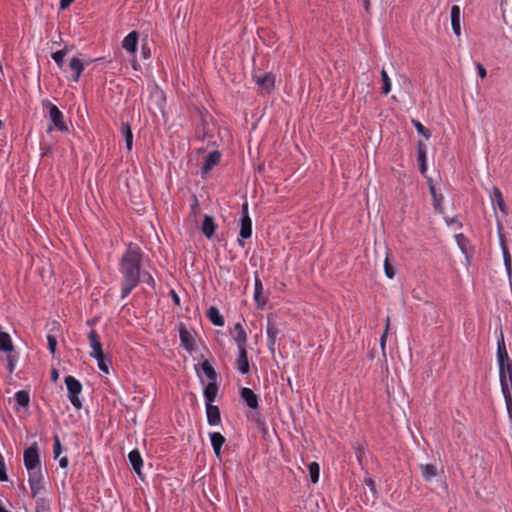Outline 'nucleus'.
<instances>
[{
    "mask_svg": "<svg viewBox=\"0 0 512 512\" xmlns=\"http://www.w3.org/2000/svg\"><path fill=\"white\" fill-rule=\"evenodd\" d=\"M492 204H496L503 215L508 214V208L505 204L501 190L494 186L490 195Z\"/></svg>",
    "mask_w": 512,
    "mask_h": 512,
    "instance_id": "10",
    "label": "nucleus"
},
{
    "mask_svg": "<svg viewBox=\"0 0 512 512\" xmlns=\"http://www.w3.org/2000/svg\"><path fill=\"white\" fill-rule=\"evenodd\" d=\"M234 339L237 343L238 349L246 348L247 334L240 323L234 325Z\"/></svg>",
    "mask_w": 512,
    "mask_h": 512,
    "instance_id": "18",
    "label": "nucleus"
},
{
    "mask_svg": "<svg viewBox=\"0 0 512 512\" xmlns=\"http://www.w3.org/2000/svg\"><path fill=\"white\" fill-rule=\"evenodd\" d=\"M59 466L61 468H66L68 466V459L67 457H62L59 459Z\"/></svg>",
    "mask_w": 512,
    "mask_h": 512,
    "instance_id": "50",
    "label": "nucleus"
},
{
    "mask_svg": "<svg viewBox=\"0 0 512 512\" xmlns=\"http://www.w3.org/2000/svg\"><path fill=\"white\" fill-rule=\"evenodd\" d=\"M389 325H390V319L389 317L386 319V324H385V330H384V333L382 334L381 338H380V345H381V349L384 351L385 350V345H386V341H387V337H388V330H389Z\"/></svg>",
    "mask_w": 512,
    "mask_h": 512,
    "instance_id": "41",
    "label": "nucleus"
},
{
    "mask_svg": "<svg viewBox=\"0 0 512 512\" xmlns=\"http://www.w3.org/2000/svg\"><path fill=\"white\" fill-rule=\"evenodd\" d=\"M138 33L136 31L130 32L122 41V47L130 54H134L137 50Z\"/></svg>",
    "mask_w": 512,
    "mask_h": 512,
    "instance_id": "11",
    "label": "nucleus"
},
{
    "mask_svg": "<svg viewBox=\"0 0 512 512\" xmlns=\"http://www.w3.org/2000/svg\"><path fill=\"white\" fill-rule=\"evenodd\" d=\"M66 56V51L65 50H59V51H56L52 54V58L53 60L57 63V65L62 68L63 66V60H64V57Z\"/></svg>",
    "mask_w": 512,
    "mask_h": 512,
    "instance_id": "38",
    "label": "nucleus"
},
{
    "mask_svg": "<svg viewBox=\"0 0 512 512\" xmlns=\"http://www.w3.org/2000/svg\"><path fill=\"white\" fill-rule=\"evenodd\" d=\"M384 270L385 274L389 279H392L395 276V271L393 266L389 262V258L386 257L384 261Z\"/></svg>",
    "mask_w": 512,
    "mask_h": 512,
    "instance_id": "40",
    "label": "nucleus"
},
{
    "mask_svg": "<svg viewBox=\"0 0 512 512\" xmlns=\"http://www.w3.org/2000/svg\"><path fill=\"white\" fill-rule=\"evenodd\" d=\"M254 288V299L257 303V306L262 309L266 305L267 298L263 295L264 288L261 280L258 277H255Z\"/></svg>",
    "mask_w": 512,
    "mask_h": 512,
    "instance_id": "13",
    "label": "nucleus"
},
{
    "mask_svg": "<svg viewBox=\"0 0 512 512\" xmlns=\"http://www.w3.org/2000/svg\"><path fill=\"white\" fill-rule=\"evenodd\" d=\"M29 473H30V477H29L30 486H31V489L33 491H35L38 488V484H39V473L36 470L29 471Z\"/></svg>",
    "mask_w": 512,
    "mask_h": 512,
    "instance_id": "36",
    "label": "nucleus"
},
{
    "mask_svg": "<svg viewBox=\"0 0 512 512\" xmlns=\"http://www.w3.org/2000/svg\"><path fill=\"white\" fill-rule=\"evenodd\" d=\"M210 441L213 447L215 455L220 458L221 456V448L225 443L224 436L219 432L210 433Z\"/></svg>",
    "mask_w": 512,
    "mask_h": 512,
    "instance_id": "16",
    "label": "nucleus"
},
{
    "mask_svg": "<svg viewBox=\"0 0 512 512\" xmlns=\"http://www.w3.org/2000/svg\"><path fill=\"white\" fill-rule=\"evenodd\" d=\"M420 470L426 481H431L437 476V467L434 464H421Z\"/></svg>",
    "mask_w": 512,
    "mask_h": 512,
    "instance_id": "27",
    "label": "nucleus"
},
{
    "mask_svg": "<svg viewBox=\"0 0 512 512\" xmlns=\"http://www.w3.org/2000/svg\"><path fill=\"white\" fill-rule=\"evenodd\" d=\"M457 240L459 241L460 239H464V236L462 234H459L456 236Z\"/></svg>",
    "mask_w": 512,
    "mask_h": 512,
    "instance_id": "57",
    "label": "nucleus"
},
{
    "mask_svg": "<svg viewBox=\"0 0 512 512\" xmlns=\"http://www.w3.org/2000/svg\"><path fill=\"white\" fill-rule=\"evenodd\" d=\"M278 328L276 327V325L274 323H271V322H268V325H267V335L271 341L272 344L275 343V339L278 335Z\"/></svg>",
    "mask_w": 512,
    "mask_h": 512,
    "instance_id": "34",
    "label": "nucleus"
},
{
    "mask_svg": "<svg viewBox=\"0 0 512 512\" xmlns=\"http://www.w3.org/2000/svg\"><path fill=\"white\" fill-rule=\"evenodd\" d=\"M451 25L457 37L461 35V9L457 5L451 7Z\"/></svg>",
    "mask_w": 512,
    "mask_h": 512,
    "instance_id": "9",
    "label": "nucleus"
},
{
    "mask_svg": "<svg viewBox=\"0 0 512 512\" xmlns=\"http://www.w3.org/2000/svg\"><path fill=\"white\" fill-rule=\"evenodd\" d=\"M173 299H174L176 304H179L180 300H179V297H178V295L176 293H173Z\"/></svg>",
    "mask_w": 512,
    "mask_h": 512,
    "instance_id": "55",
    "label": "nucleus"
},
{
    "mask_svg": "<svg viewBox=\"0 0 512 512\" xmlns=\"http://www.w3.org/2000/svg\"><path fill=\"white\" fill-rule=\"evenodd\" d=\"M215 231L214 219L206 215L202 224V232L207 238H211Z\"/></svg>",
    "mask_w": 512,
    "mask_h": 512,
    "instance_id": "26",
    "label": "nucleus"
},
{
    "mask_svg": "<svg viewBox=\"0 0 512 512\" xmlns=\"http://www.w3.org/2000/svg\"><path fill=\"white\" fill-rule=\"evenodd\" d=\"M418 161L420 164V172L424 174L427 170L426 166V146L423 142L419 141L417 145Z\"/></svg>",
    "mask_w": 512,
    "mask_h": 512,
    "instance_id": "23",
    "label": "nucleus"
},
{
    "mask_svg": "<svg viewBox=\"0 0 512 512\" xmlns=\"http://www.w3.org/2000/svg\"><path fill=\"white\" fill-rule=\"evenodd\" d=\"M476 68H477V71H478L479 76H480L482 79H483V78H485V77H486V75H487V71H486V69L484 68V66H483L482 64H480V63H477Z\"/></svg>",
    "mask_w": 512,
    "mask_h": 512,
    "instance_id": "47",
    "label": "nucleus"
},
{
    "mask_svg": "<svg viewBox=\"0 0 512 512\" xmlns=\"http://www.w3.org/2000/svg\"><path fill=\"white\" fill-rule=\"evenodd\" d=\"M443 197L441 195L435 196L433 198V206L436 212L443 213V207H442Z\"/></svg>",
    "mask_w": 512,
    "mask_h": 512,
    "instance_id": "42",
    "label": "nucleus"
},
{
    "mask_svg": "<svg viewBox=\"0 0 512 512\" xmlns=\"http://www.w3.org/2000/svg\"><path fill=\"white\" fill-rule=\"evenodd\" d=\"M207 316L215 326L221 327L224 325V318L216 307L211 306L207 311Z\"/></svg>",
    "mask_w": 512,
    "mask_h": 512,
    "instance_id": "24",
    "label": "nucleus"
},
{
    "mask_svg": "<svg viewBox=\"0 0 512 512\" xmlns=\"http://www.w3.org/2000/svg\"><path fill=\"white\" fill-rule=\"evenodd\" d=\"M47 342H48V348L51 352L52 355L55 354L56 352V346H57V339L55 336L53 335H48L47 336Z\"/></svg>",
    "mask_w": 512,
    "mask_h": 512,
    "instance_id": "44",
    "label": "nucleus"
},
{
    "mask_svg": "<svg viewBox=\"0 0 512 512\" xmlns=\"http://www.w3.org/2000/svg\"><path fill=\"white\" fill-rule=\"evenodd\" d=\"M218 393V386L217 382H209L207 386L204 389V397L206 400V403H213L217 397Z\"/></svg>",
    "mask_w": 512,
    "mask_h": 512,
    "instance_id": "21",
    "label": "nucleus"
},
{
    "mask_svg": "<svg viewBox=\"0 0 512 512\" xmlns=\"http://www.w3.org/2000/svg\"><path fill=\"white\" fill-rule=\"evenodd\" d=\"M430 193H431L433 198L435 196H438V194L436 193V189H435V187L433 185H430Z\"/></svg>",
    "mask_w": 512,
    "mask_h": 512,
    "instance_id": "54",
    "label": "nucleus"
},
{
    "mask_svg": "<svg viewBox=\"0 0 512 512\" xmlns=\"http://www.w3.org/2000/svg\"><path fill=\"white\" fill-rule=\"evenodd\" d=\"M238 350H239V357L236 361V368L240 373L246 374L249 372V362H248V358H247V351H246V348H241Z\"/></svg>",
    "mask_w": 512,
    "mask_h": 512,
    "instance_id": "17",
    "label": "nucleus"
},
{
    "mask_svg": "<svg viewBox=\"0 0 512 512\" xmlns=\"http://www.w3.org/2000/svg\"><path fill=\"white\" fill-rule=\"evenodd\" d=\"M500 244H501V250H502V254H503V261H504L506 273H507L508 278L511 279V277H512L511 256H510V253H509L506 243L502 239L500 241Z\"/></svg>",
    "mask_w": 512,
    "mask_h": 512,
    "instance_id": "20",
    "label": "nucleus"
},
{
    "mask_svg": "<svg viewBox=\"0 0 512 512\" xmlns=\"http://www.w3.org/2000/svg\"><path fill=\"white\" fill-rule=\"evenodd\" d=\"M73 2L74 0H60V8L64 10L68 8Z\"/></svg>",
    "mask_w": 512,
    "mask_h": 512,
    "instance_id": "48",
    "label": "nucleus"
},
{
    "mask_svg": "<svg viewBox=\"0 0 512 512\" xmlns=\"http://www.w3.org/2000/svg\"><path fill=\"white\" fill-rule=\"evenodd\" d=\"M240 395L251 409H256L258 407V396L250 388H242Z\"/></svg>",
    "mask_w": 512,
    "mask_h": 512,
    "instance_id": "14",
    "label": "nucleus"
},
{
    "mask_svg": "<svg viewBox=\"0 0 512 512\" xmlns=\"http://www.w3.org/2000/svg\"><path fill=\"white\" fill-rule=\"evenodd\" d=\"M92 358H94V359H96V360H97L98 368H99L102 372H104V373H106V374H108V373H109L108 365H107V363H106V361H105V359H104V353H102L100 357H98V356H93Z\"/></svg>",
    "mask_w": 512,
    "mask_h": 512,
    "instance_id": "37",
    "label": "nucleus"
},
{
    "mask_svg": "<svg viewBox=\"0 0 512 512\" xmlns=\"http://www.w3.org/2000/svg\"><path fill=\"white\" fill-rule=\"evenodd\" d=\"M181 344L187 351H192L194 347V337L190 331L181 326L179 330Z\"/></svg>",
    "mask_w": 512,
    "mask_h": 512,
    "instance_id": "15",
    "label": "nucleus"
},
{
    "mask_svg": "<svg viewBox=\"0 0 512 512\" xmlns=\"http://www.w3.org/2000/svg\"><path fill=\"white\" fill-rule=\"evenodd\" d=\"M141 277L144 283L148 284L150 287H155V280L149 273H141Z\"/></svg>",
    "mask_w": 512,
    "mask_h": 512,
    "instance_id": "45",
    "label": "nucleus"
},
{
    "mask_svg": "<svg viewBox=\"0 0 512 512\" xmlns=\"http://www.w3.org/2000/svg\"><path fill=\"white\" fill-rule=\"evenodd\" d=\"M239 244H240L242 247L244 246V243H243L241 240H239Z\"/></svg>",
    "mask_w": 512,
    "mask_h": 512,
    "instance_id": "58",
    "label": "nucleus"
},
{
    "mask_svg": "<svg viewBox=\"0 0 512 512\" xmlns=\"http://www.w3.org/2000/svg\"><path fill=\"white\" fill-rule=\"evenodd\" d=\"M88 339H89V345L92 349V352L90 353V356H98L100 357L103 353L102 344L100 341V337L98 333L95 330H91L88 333Z\"/></svg>",
    "mask_w": 512,
    "mask_h": 512,
    "instance_id": "8",
    "label": "nucleus"
},
{
    "mask_svg": "<svg viewBox=\"0 0 512 512\" xmlns=\"http://www.w3.org/2000/svg\"><path fill=\"white\" fill-rule=\"evenodd\" d=\"M65 384L68 390V398L71 404L76 409H80L82 407V402L79 398V395L82 391L81 383L75 377L69 375L65 378Z\"/></svg>",
    "mask_w": 512,
    "mask_h": 512,
    "instance_id": "2",
    "label": "nucleus"
},
{
    "mask_svg": "<svg viewBox=\"0 0 512 512\" xmlns=\"http://www.w3.org/2000/svg\"><path fill=\"white\" fill-rule=\"evenodd\" d=\"M24 464L28 471L36 470L39 466V455L37 445L34 444L24 451Z\"/></svg>",
    "mask_w": 512,
    "mask_h": 512,
    "instance_id": "4",
    "label": "nucleus"
},
{
    "mask_svg": "<svg viewBox=\"0 0 512 512\" xmlns=\"http://www.w3.org/2000/svg\"><path fill=\"white\" fill-rule=\"evenodd\" d=\"M364 2V9L366 10V12H369L370 10V0H363Z\"/></svg>",
    "mask_w": 512,
    "mask_h": 512,
    "instance_id": "52",
    "label": "nucleus"
},
{
    "mask_svg": "<svg viewBox=\"0 0 512 512\" xmlns=\"http://www.w3.org/2000/svg\"><path fill=\"white\" fill-rule=\"evenodd\" d=\"M502 392H503V395L505 398L507 410H508L509 414L512 415V390L510 391V388H508L506 386V389L502 390Z\"/></svg>",
    "mask_w": 512,
    "mask_h": 512,
    "instance_id": "35",
    "label": "nucleus"
},
{
    "mask_svg": "<svg viewBox=\"0 0 512 512\" xmlns=\"http://www.w3.org/2000/svg\"><path fill=\"white\" fill-rule=\"evenodd\" d=\"M206 415L209 425H218L221 422V416L218 406L213 403H206Z\"/></svg>",
    "mask_w": 512,
    "mask_h": 512,
    "instance_id": "12",
    "label": "nucleus"
},
{
    "mask_svg": "<svg viewBox=\"0 0 512 512\" xmlns=\"http://www.w3.org/2000/svg\"><path fill=\"white\" fill-rule=\"evenodd\" d=\"M201 369L204 372V374L209 378L210 382L217 381V373L209 361H203L201 364Z\"/></svg>",
    "mask_w": 512,
    "mask_h": 512,
    "instance_id": "30",
    "label": "nucleus"
},
{
    "mask_svg": "<svg viewBox=\"0 0 512 512\" xmlns=\"http://www.w3.org/2000/svg\"><path fill=\"white\" fill-rule=\"evenodd\" d=\"M142 253L138 245L130 243L123 253L119 272L121 274V297L126 298L141 280Z\"/></svg>",
    "mask_w": 512,
    "mask_h": 512,
    "instance_id": "1",
    "label": "nucleus"
},
{
    "mask_svg": "<svg viewBox=\"0 0 512 512\" xmlns=\"http://www.w3.org/2000/svg\"><path fill=\"white\" fill-rule=\"evenodd\" d=\"M319 465L316 462L309 464L310 478L313 483H317L319 480Z\"/></svg>",
    "mask_w": 512,
    "mask_h": 512,
    "instance_id": "33",
    "label": "nucleus"
},
{
    "mask_svg": "<svg viewBox=\"0 0 512 512\" xmlns=\"http://www.w3.org/2000/svg\"><path fill=\"white\" fill-rule=\"evenodd\" d=\"M15 400L21 407L27 408L30 403V396L27 391L21 390L15 393Z\"/></svg>",
    "mask_w": 512,
    "mask_h": 512,
    "instance_id": "31",
    "label": "nucleus"
},
{
    "mask_svg": "<svg viewBox=\"0 0 512 512\" xmlns=\"http://www.w3.org/2000/svg\"><path fill=\"white\" fill-rule=\"evenodd\" d=\"M70 69L74 72V81H78L81 73L84 70V64L79 58H72L69 62Z\"/></svg>",
    "mask_w": 512,
    "mask_h": 512,
    "instance_id": "25",
    "label": "nucleus"
},
{
    "mask_svg": "<svg viewBox=\"0 0 512 512\" xmlns=\"http://www.w3.org/2000/svg\"><path fill=\"white\" fill-rule=\"evenodd\" d=\"M251 234H252V220L249 217L248 204L244 203L242 205L240 236L243 239H248L251 237Z\"/></svg>",
    "mask_w": 512,
    "mask_h": 512,
    "instance_id": "5",
    "label": "nucleus"
},
{
    "mask_svg": "<svg viewBox=\"0 0 512 512\" xmlns=\"http://www.w3.org/2000/svg\"><path fill=\"white\" fill-rule=\"evenodd\" d=\"M53 440H54L53 454H54V458L57 459V458H59V456L62 453V446H61L60 439L57 435H55L53 437Z\"/></svg>",
    "mask_w": 512,
    "mask_h": 512,
    "instance_id": "39",
    "label": "nucleus"
},
{
    "mask_svg": "<svg viewBox=\"0 0 512 512\" xmlns=\"http://www.w3.org/2000/svg\"><path fill=\"white\" fill-rule=\"evenodd\" d=\"M497 362L499 365V368L508 364H511L512 362L509 359V355L505 346L504 341V335L501 331L500 337L497 341Z\"/></svg>",
    "mask_w": 512,
    "mask_h": 512,
    "instance_id": "6",
    "label": "nucleus"
},
{
    "mask_svg": "<svg viewBox=\"0 0 512 512\" xmlns=\"http://www.w3.org/2000/svg\"><path fill=\"white\" fill-rule=\"evenodd\" d=\"M381 79H382V93L387 95L391 91V81L386 72V70L381 71Z\"/></svg>",
    "mask_w": 512,
    "mask_h": 512,
    "instance_id": "32",
    "label": "nucleus"
},
{
    "mask_svg": "<svg viewBox=\"0 0 512 512\" xmlns=\"http://www.w3.org/2000/svg\"><path fill=\"white\" fill-rule=\"evenodd\" d=\"M121 132L125 139L126 148L130 151L133 147V134L130 125L128 123H122Z\"/></svg>",
    "mask_w": 512,
    "mask_h": 512,
    "instance_id": "28",
    "label": "nucleus"
},
{
    "mask_svg": "<svg viewBox=\"0 0 512 512\" xmlns=\"http://www.w3.org/2000/svg\"><path fill=\"white\" fill-rule=\"evenodd\" d=\"M142 53L144 58H147L149 56L150 51L146 46H142Z\"/></svg>",
    "mask_w": 512,
    "mask_h": 512,
    "instance_id": "51",
    "label": "nucleus"
},
{
    "mask_svg": "<svg viewBox=\"0 0 512 512\" xmlns=\"http://www.w3.org/2000/svg\"><path fill=\"white\" fill-rule=\"evenodd\" d=\"M13 348L10 335L6 332H0V351L11 352Z\"/></svg>",
    "mask_w": 512,
    "mask_h": 512,
    "instance_id": "29",
    "label": "nucleus"
},
{
    "mask_svg": "<svg viewBox=\"0 0 512 512\" xmlns=\"http://www.w3.org/2000/svg\"><path fill=\"white\" fill-rule=\"evenodd\" d=\"M253 78L256 84L266 93H269L274 88L275 77L272 73L254 75Z\"/></svg>",
    "mask_w": 512,
    "mask_h": 512,
    "instance_id": "7",
    "label": "nucleus"
},
{
    "mask_svg": "<svg viewBox=\"0 0 512 512\" xmlns=\"http://www.w3.org/2000/svg\"><path fill=\"white\" fill-rule=\"evenodd\" d=\"M365 484L370 487L372 491H375V482L371 478H365Z\"/></svg>",
    "mask_w": 512,
    "mask_h": 512,
    "instance_id": "49",
    "label": "nucleus"
},
{
    "mask_svg": "<svg viewBox=\"0 0 512 512\" xmlns=\"http://www.w3.org/2000/svg\"><path fill=\"white\" fill-rule=\"evenodd\" d=\"M412 123L419 134L423 135L427 139L430 137V134L427 133L425 127L419 121L413 120Z\"/></svg>",
    "mask_w": 512,
    "mask_h": 512,
    "instance_id": "43",
    "label": "nucleus"
},
{
    "mask_svg": "<svg viewBox=\"0 0 512 512\" xmlns=\"http://www.w3.org/2000/svg\"><path fill=\"white\" fill-rule=\"evenodd\" d=\"M0 512H10L8 510H6L1 504H0Z\"/></svg>",
    "mask_w": 512,
    "mask_h": 512,
    "instance_id": "56",
    "label": "nucleus"
},
{
    "mask_svg": "<svg viewBox=\"0 0 512 512\" xmlns=\"http://www.w3.org/2000/svg\"><path fill=\"white\" fill-rule=\"evenodd\" d=\"M15 365H16V360L13 357L8 356L7 357V368L10 373H12L14 371Z\"/></svg>",
    "mask_w": 512,
    "mask_h": 512,
    "instance_id": "46",
    "label": "nucleus"
},
{
    "mask_svg": "<svg viewBox=\"0 0 512 512\" xmlns=\"http://www.w3.org/2000/svg\"><path fill=\"white\" fill-rule=\"evenodd\" d=\"M129 461L134 469V471L137 473V475L141 476V468L143 466L142 457L138 450H133L128 455Z\"/></svg>",
    "mask_w": 512,
    "mask_h": 512,
    "instance_id": "19",
    "label": "nucleus"
},
{
    "mask_svg": "<svg viewBox=\"0 0 512 512\" xmlns=\"http://www.w3.org/2000/svg\"><path fill=\"white\" fill-rule=\"evenodd\" d=\"M45 105L48 107L49 117L55 128L62 132L67 131L68 127L64 121V115L58 107L50 102L45 103Z\"/></svg>",
    "mask_w": 512,
    "mask_h": 512,
    "instance_id": "3",
    "label": "nucleus"
},
{
    "mask_svg": "<svg viewBox=\"0 0 512 512\" xmlns=\"http://www.w3.org/2000/svg\"><path fill=\"white\" fill-rule=\"evenodd\" d=\"M220 161V153L218 151H213L209 153L203 165V171L206 173L210 171L215 165H217Z\"/></svg>",
    "mask_w": 512,
    "mask_h": 512,
    "instance_id": "22",
    "label": "nucleus"
},
{
    "mask_svg": "<svg viewBox=\"0 0 512 512\" xmlns=\"http://www.w3.org/2000/svg\"><path fill=\"white\" fill-rule=\"evenodd\" d=\"M51 374H52V380L54 382H56L58 380V372H57V370L54 369Z\"/></svg>",
    "mask_w": 512,
    "mask_h": 512,
    "instance_id": "53",
    "label": "nucleus"
}]
</instances>
